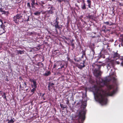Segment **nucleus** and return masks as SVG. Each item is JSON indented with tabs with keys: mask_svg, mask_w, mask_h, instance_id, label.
Segmentation results:
<instances>
[{
	"mask_svg": "<svg viewBox=\"0 0 123 123\" xmlns=\"http://www.w3.org/2000/svg\"><path fill=\"white\" fill-rule=\"evenodd\" d=\"M107 87V89L105 91L95 85L94 86L93 88L94 91L96 94V100L102 105H106L107 104V96H112L115 93V90L110 91V90L113 88L112 85H108Z\"/></svg>",
	"mask_w": 123,
	"mask_h": 123,
	"instance_id": "f257e3e1",
	"label": "nucleus"
},
{
	"mask_svg": "<svg viewBox=\"0 0 123 123\" xmlns=\"http://www.w3.org/2000/svg\"><path fill=\"white\" fill-rule=\"evenodd\" d=\"M81 105L83 108L79 110L76 116V117L78 118L79 123H83L85 119L86 113L85 109L86 106V101L82 100Z\"/></svg>",
	"mask_w": 123,
	"mask_h": 123,
	"instance_id": "f03ea898",
	"label": "nucleus"
},
{
	"mask_svg": "<svg viewBox=\"0 0 123 123\" xmlns=\"http://www.w3.org/2000/svg\"><path fill=\"white\" fill-rule=\"evenodd\" d=\"M22 14L20 13L17 14V15L14 16L13 18V20L15 23L18 24L19 22L20 23H24L25 22H28L29 21V16L26 15L25 16L24 19L22 18Z\"/></svg>",
	"mask_w": 123,
	"mask_h": 123,
	"instance_id": "7ed1b4c3",
	"label": "nucleus"
},
{
	"mask_svg": "<svg viewBox=\"0 0 123 123\" xmlns=\"http://www.w3.org/2000/svg\"><path fill=\"white\" fill-rule=\"evenodd\" d=\"M48 8V9H50V10L46 11V13L45 15L47 16V17H48L50 16V14H52L54 13V12L53 11L55 10V7H53V6H51L50 7H49Z\"/></svg>",
	"mask_w": 123,
	"mask_h": 123,
	"instance_id": "20e7f679",
	"label": "nucleus"
},
{
	"mask_svg": "<svg viewBox=\"0 0 123 123\" xmlns=\"http://www.w3.org/2000/svg\"><path fill=\"white\" fill-rule=\"evenodd\" d=\"M95 68V69L93 72L94 75L97 77L100 76L102 74V73L100 70V69H99L97 67Z\"/></svg>",
	"mask_w": 123,
	"mask_h": 123,
	"instance_id": "39448f33",
	"label": "nucleus"
},
{
	"mask_svg": "<svg viewBox=\"0 0 123 123\" xmlns=\"http://www.w3.org/2000/svg\"><path fill=\"white\" fill-rule=\"evenodd\" d=\"M29 81L33 83V84H31V86L32 87H37V84L36 82V80L34 78L30 79Z\"/></svg>",
	"mask_w": 123,
	"mask_h": 123,
	"instance_id": "423d86ee",
	"label": "nucleus"
},
{
	"mask_svg": "<svg viewBox=\"0 0 123 123\" xmlns=\"http://www.w3.org/2000/svg\"><path fill=\"white\" fill-rule=\"evenodd\" d=\"M59 63L60 68H58L57 69L59 70V71H61V69L63 68V70H65L67 67V66H65V63L64 62H59Z\"/></svg>",
	"mask_w": 123,
	"mask_h": 123,
	"instance_id": "0eeeda50",
	"label": "nucleus"
},
{
	"mask_svg": "<svg viewBox=\"0 0 123 123\" xmlns=\"http://www.w3.org/2000/svg\"><path fill=\"white\" fill-rule=\"evenodd\" d=\"M105 65V63H103L100 65H98L96 64L95 63H93L92 65V66L93 68H94L97 67L99 69H100L101 68V66H104Z\"/></svg>",
	"mask_w": 123,
	"mask_h": 123,
	"instance_id": "6e6552de",
	"label": "nucleus"
},
{
	"mask_svg": "<svg viewBox=\"0 0 123 123\" xmlns=\"http://www.w3.org/2000/svg\"><path fill=\"white\" fill-rule=\"evenodd\" d=\"M59 22H55V23H54L55 24L54 26L55 27V30L56 31L57 33H58V31L57 30V29L61 30V29L62 28V27L60 26L59 25Z\"/></svg>",
	"mask_w": 123,
	"mask_h": 123,
	"instance_id": "1a4fd4ad",
	"label": "nucleus"
},
{
	"mask_svg": "<svg viewBox=\"0 0 123 123\" xmlns=\"http://www.w3.org/2000/svg\"><path fill=\"white\" fill-rule=\"evenodd\" d=\"M113 58L116 59H117L120 57V55L118 54L117 52H113Z\"/></svg>",
	"mask_w": 123,
	"mask_h": 123,
	"instance_id": "9d476101",
	"label": "nucleus"
},
{
	"mask_svg": "<svg viewBox=\"0 0 123 123\" xmlns=\"http://www.w3.org/2000/svg\"><path fill=\"white\" fill-rule=\"evenodd\" d=\"M114 64V63L112 62H108L107 63V68L108 70H109L111 68V67Z\"/></svg>",
	"mask_w": 123,
	"mask_h": 123,
	"instance_id": "9b49d317",
	"label": "nucleus"
},
{
	"mask_svg": "<svg viewBox=\"0 0 123 123\" xmlns=\"http://www.w3.org/2000/svg\"><path fill=\"white\" fill-rule=\"evenodd\" d=\"M54 85V84L53 83H49L48 87V89L49 91H50L51 89H52L53 87H54L53 86Z\"/></svg>",
	"mask_w": 123,
	"mask_h": 123,
	"instance_id": "f8f14e48",
	"label": "nucleus"
},
{
	"mask_svg": "<svg viewBox=\"0 0 123 123\" xmlns=\"http://www.w3.org/2000/svg\"><path fill=\"white\" fill-rule=\"evenodd\" d=\"M0 95H1L2 97H3V98L5 99L6 101L7 100L5 92H3L0 93Z\"/></svg>",
	"mask_w": 123,
	"mask_h": 123,
	"instance_id": "ddd939ff",
	"label": "nucleus"
},
{
	"mask_svg": "<svg viewBox=\"0 0 123 123\" xmlns=\"http://www.w3.org/2000/svg\"><path fill=\"white\" fill-rule=\"evenodd\" d=\"M119 41L121 42V45L123 46V34L121 35L119 37Z\"/></svg>",
	"mask_w": 123,
	"mask_h": 123,
	"instance_id": "4468645a",
	"label": "nucleus"
},
{
	"mask_svg": "<svg viewBox=\"0 0 123 123\" xmlns=\"http://www.w3.org/2000/svg\"><path fill=\"white\" fill-rule=\"evenodd\" d=\"M104 23L107 25H109L110 26L113 25L114 24L113 23H112L111 22H104Z\"/></svg>",
	"mask_w": 123,
	"mask_h": 123,
	"instance_id": "2eb2a0df",
	"label": "nucleus"
},
{
	"mask_svg": "<svg viewBox=\"0 0 123 123\" xmlns=\"http://www.w3.org/2000/svg\"><path fill=\"white\" fill-rule=\"evenodd\" d=\"M32 3H31V5L32 6V8H34L35 7L34 6V5L35 4V0H31Z\"/></svg>",
	"mask_w": 123,
	"mask_h": 123,
	"instance_id": "dca6fc26",
	"label": "nucleus"
},
{
	"mask_svg": "<svg viewBox=\"0 0 123 123\" xmlns=\"http://www.w3.org/2000/svg\"><path fill=\"white\" fill-rule=\"evenodd\" d=\"M85 61H86V59H85L83 61V65H79V68H84L85 67V66L84 65V64L85 62Z\"/></svg>",
	"mask_w": 123,
	"mask_h": 123,
	"instance_id": "f3484780",
	"label": "nucleus"
},
{
	"mask_svg": "<svg viewBox=\"0 0 123 123\" xmlns=\"http://www.w3.org/2000/svg\"><path fill=\"white\" fill-rule=\"evenodd\" d=\"M87 2L88 4V6L89 8H91V1L90 0H87Z\"/></svg>",
	"mask_w": 123,
	"mask_h": 123,
	"instance_id": "a211bd4d",
	"label": "nucleus"
},
{
	"mask_svg": "<svg viewBox=\"0 0 123 123\" xmlns=\"http://www.w3.org/2000/svg\"><path fill=\"white\" fill-rule=\"evenodd\" d=\"M32 88H33L32 89L31 91V92L32 93V95H33L35 91L36 90V88L37 87H34Z\"/></svg>",
	"mask_w": 123,
	"mask_h": 123,
	"instance_id": "6ab92c4d",
	"label": "nucleus"
},
{
	"mask_svg": "<svg viewBox=\"0 0 123 123\" xmlns=\"http://www.w3.org/2000/svg\"><path fill=\"white\" fill-rule=\"evenodd\" d=\"M51 72L50 71H49L47 72V73H45L44 75L46 76H48L49 75H50L51 74Z\"/></svg>",
	"mask_w": 123,
	"mask_h": 123,
	"instance_id": "aec40b11",
	"label": "nucleus"
},
{
	"mask_svg": "<svg viewBox=\"0 0 123 123\" xmlns=\"http://www.w3.org/2000/svg\"><path fill=\"white\" fill-rule=\"evenodd\" d=\"M74 60L75 61L77 62H79L81 61V59L80 57L74 58Z\"/></svg>",
	"mask_w": 123,
	"mask_h": 123,
	"instance_id": "412c9836",
	"label": "nucleus"
},
{
	"mask_svg": "<svg viewBox=\"0 0 123 123\" xmlns=\"http://www.w3.org/2000/svg\"><path fill=\"white\" fill-rule=\"evenodd\" d=\"M86 50H83L81 52V53L82 54V55H84V56L86 57Z\"/></svg>",
	"mask_w": 123,
	"mask_h": 123,
	"instance_id": "4be33fe9",
	"label": "nucleus"
},
{
	"mask_svg": "<svg viewBox=\"0 0 123 123\" xmlns=\"http://www.w3.org/2000/svg\"><path fill=\"white\" fill-rule=\"evenodd\" d=\"M6 121H7L8 122H9L10 123H13L14 122V121L12 119H11L10 120H9V119H7Z\"/></svg>",
	"mask_w": 123,
	"mask_h": 123,
	"instance_id": "5701e85b",
	"label": "nucleus"
},
{
	"mask_svg": "<svg viewBox=\"0 0 123 123\" xmlns=\"http://www.w3.org/2000/svg\"><path fill=\"white\" fill-rule=\"evenodd\" d=\"M17 51L18 52V54H20L21 55L24 53V51H21L19 50H18Z\"/></svg>",
	"mask_w": 123,
	"mask_h": 123,
	"instance_id": "b1692460",
	"label": "nucleus"
},
{
	"mask_svg": "<svg viewBox=\"0 0 123 123\" xmlns=\"http://www.w3.org/2000/svg\"><path fill=\"white\" fill-rule=\"evenodd\" d=\"M81 8L83 10H85L86 9L85 3L83 4V5L82 6Z\"/></svg>",
	"mask_w": 123,
	"mask_h": 123,
	"instance_id": "393cba45",
	"label": "nucleus"
},
{
	"mask_svg": "<svg viewBox=\"0 0 123 123\" xmlns=\"http://www.w3.org/2000/svg\"><path fill=\"white\" fill-rule=\"evenodd\" d=\"M82 102V100H80L77 103L76 105V106H77V107H79V106L81 105V103Z\"/></svg>",
	"mask_w": 123,
	"mask_h": 123,
	"instance_id": "a878e982",
	"label": "nucleus"
},
{
	"mask_svg": "<svg viewBox=\"0 0 123 123\" xmlns=\"http://www.w3.org/2000/svg\"><path fill=\"white\" fill-rule=\"evenodd\" d=\"M41 13V12L37 11L34 13V14L35 15H39Z\"/></svg>",
	"mask_w": 123,
	"mask_h": 123,
	"instance_id": "bb28decb",
	"label": "nucleus"
},
{
	"mask_svg": "<svg viewBox=\"0 0 123 123\" xmlns=\"http://www.w3.org/2000/svg\"><path fill=\"white\" fill-rule=\"evenodd\" d=\"M60 105L61 108H62V109L63 110L65 108H66V106H65V105H63L62 104H60Z\"/></svg>",
	"mask_w": 123,
	"mask_h": 123,
	"instance_id": "cd10ccee",
	"label": "nucleus"
},
{
	"mask_svg": "<svg viewBox=\"0 0 123 123\" xmlns=\"http://www.w3.org/2000/svg\"><path fill=\"white\" fill-rule=\"evenodd\" d=\"M0 27L3 29V30L5 31V25L3 24H1L0 25Z\"/></svg>",
	"mask_w": 123,
	"mask_h": 123,
	"instance_id": "c85d7f7f",
	"label": "nucleus"
},
{
	"mask_svg": "<svg viewBox=\"0 0 123 123\" xmlns=\"http://www.w3.org/2000/svg\"><path fill=\"white\" fill-rule=\"evenodd\" d=\"M101 82L104 84H105L106 83L107 81L106 80H104L103 79H101Z\"/></svg>",
	"mask_w": 123,
	"mask_h": 123,
	"instance_id": "c756f323",
	"label": "nucleus"
},
{
	"mask_svg": "<svg viewBox=\"0 0 123 123\" xmlns=\"http://www.w3.org/2000/svg\"><path fill=\"white\" fill-rule=\"evenodd\" d=\"M87 17L88 18H89L90 19H93V16L92 15H89L87 16Z\"/></svg>",
	"mask_w": 123,
	"mask_h": 123,
	"instance_id": "7c9ffc66",
	"label": "nucleus"
},
{
	"mask_svg": "<svg viewBox=\"0 0 123 123\" xmlns=\"http://www.w3.org/2000/svg\"><path fill=\"white\" fill-rule=\"evenodd\" d=\"M112 80H113V82L114 83H116V79L114 77H113L112 78Z\"/></svg>",
	"mask_w": 123,
	"mask_h": 123,
	"instance_id": "2f4dec72",
	"label": "nucleus"
},
{
	"mask_svg": "<svg viewBox=\"0 0 123 123\" xmlns=\"http://www.w3.org/2000/svg\"><path fill=\"white\" fill-rule=\"evenodd\" d=\"M91 50L92 51V57H93L94 56V55L95 54V51L94 49H91Z\"/></svg>",
	"mask_w": 123,
	"mask_h": 123,
	"instance_id": "473e14b6",
	"label": "nucleus"
},
{
	"mask_svg": "<svg viewBox=\"0 0 123 123\" xmlns=\"http://www.w3.org/2000/svg\"><path fill=\"white\" fill-rule=\"evenodd\" d=\"M27 6L29 8H30V9L31 8V6H30V3L29 2H28L27 3Z\"/></svg>",
	"mask_w": 123,
	"mask_h": 123,
	"instance_id": "72a5a7b5",
	"label": "nucleus"
},
{
	"mask_svg": "<svg viewBox=\"0 0 123 123\" xmlns=\"http://www.w3.org/2000/svg\"><path fill=\"white\" fill-rule=\"evenodd\" d=\"M24 87L25 88H26L27 86V83L26 82H24V84H23Z\"/></svg>",
	"mask_w": 123,
	"mask_h": 123,
	"instance_id": "f704fd0d",
	"label": "nucleus"
},
{
	"mask_svg": "<svg viewBox=\"0 0 123 123\" xmlns=\"http://www.w3.org/2000/svg\"><path fill=\"white\" fill-rule=\"evenodd\" d=\"M40 12H41V13L42 12V14H46V11H45L44 10H42Z\"/></svg>",
	"mask_w": 123,
	"mask_h": 123,
	"instance_id": "c9c22d12",
	"label": "nucleus"
},
{
	"mask_svg": "<svg viewBox=\"0 0 123 123\" xmlns=\"http://www.w3.org/2000/svg\"><path fill=\"white\" fill-rule=\"evenodd\" d=\"M71 45L72 46L73 49L74 48V43H72L71 44Z\"/></svg>",
	"mask_w": 123,
	"mask_h": 123,
	"instance_id": "e433bc0d",
	"label": "nucleus"
},
{
	"mask_svg": "<svg viewBox=\"0 0 123 123\" xmlns=\"http://www.w3.org/2000/svg\"><path fill=\"white\" fill-rule=\"evenodd\" d=\"M58 64V63H57L56 64H55L53 66V68H55L57 66V65Z\"/></svg>",
	"mask_w": 123,
	"mask_h": 123,
	"instance_id": "4c0bfd02",
	"label": "nucleus"
},
{
	"mask_svg": "<svg viewBox=\"0 0 123 123\" xmlns=\"http://www.w3.org/2000/svg\"><path fill=\"white\" fill-rule=\"evenodd\" d=\"M59 19V18L58 17H57L55 20V22H59L58 21V20Z\"/></svg>",
	"mask_w": 123,
	"mask_h": 123,
	"instance_id": "58836bf2",
	"label": "nucleus"
},
{
	"mask_svg": "<svg viewBox=\"0 0 123 123\" xmlns=\"http://www.w3.org/2000/svg\"><path fill=\"white\" fill-rule=\"evenodd\" d=\"M2 14H5L7 12H6V11L5 10H3L2 12Z\"/></svg>",
	"mask_w": 123,
	"mask_h": 123,
	"instance_id": "ea45409f",
	"label": "nucleus"
},
{
	"mask_svg": "<svg viewBox=\"0 0 123 123\" xmlns=\"http://www.w3.org/2000/svg\"><path fill=\"white\" fill-rule=\"evenodd\" d=\"M102 56L100 55V56L99 57V58H98L97 59V60H98L99 58L102 57ZM102 57L103 58H105V56L104 55Z\"/></svg>",
	"mask_w": 123,
	"mask_h": 123,
	"instance_id": "a19ab883",
	"label": "nucleus"
},
{
	"mask_svg": "<svg viewBox=\"0 0 123 123\" xmlns=\"http://www.w3.org/2000/svg\"><path fill=\"white\" fill-rule=\"evenodd\" d=\"M81 2V0H77V2L79 3H80Z\"/></svg>",
	"mask_w": 123,
	"mask_h": 123,
	"instance_id": "79ce46f5",
	"label": "nucleus"
},
{
	"mask_svg": "<svg viewBox=\"0 0 123 123\" xmlns=\"http://www.w3.org/2000/svg\"><path fill=\"white\" fill-rule=\"evenodd\" d=\"M60 63L59 62L58 63V64L57 65V67H58V68H60Z\"/></svg>",
	"mask_w": 123,
	"mask_h": 123,
	"instance_id": "37998d69",
	"label": "nucleus"
},
{
	"mask_svg": "<svg viewBox=\"0 0 123 123\" xmlns=\"http://www.w3.org/2000/svg\"><path fill=\"white\" fill-rule=\"evenodd\" d=\"M74 42V40L73 39L72 40H71L70 42L71 43H73Z\"/></svg>",
	"mask_w": 123,
	"mask_h": 123,
	"instance_id": "c03bdc74",
	"label": "nucleus"
},
{
	"mask_svg": "<svg viewBox=\"0 0 123 123\" xmlns=\"http://www.w3.org/2000/svg\"><path fill=\"white\" fill-rule=\"evenodd\" d=\"M58 1L60 3H61V2L62 1V0H58Z\"/></svg>",
	"mask_w": 123,
	"mask_h": 123,
	"instance_id": "a18cd8bd",
	"label": "nucleus"
},
{
	"mask_svg": "<svg viewBox=\"0 0 123 123\" xmlns=\"http://www.w3.org/2000/svg\"><path fill=\"white\" fill-rule=\"evenodd\" d=\"M41 64L42 65V67H44V64L42 63H41Z\"/></svg>",
	"mask_w": 123,
	"mask_h": 123,
	"instance_id": "49530a36",
	"label": "nucleus"
},
{
	"mask_svg": "<svg viewBox=\"0 0 123 123\" xmlns=\"http://www.w3.org/2000/svg\"><path fill=\"white\" fill-rule=\"evenodd\" d=\"M6 32V31H4V32H3V33H1V34H0V36L1 35H2V34H3V33H5Z\"/></svg>",
	"mask_w": 123,
	"mask_h": 123,
	"instance_id": "de8ad7c7",
	"label": "nucleus"
},
{
	"mask_svg": "<svg viewBox=\"0 0 123 123\" xmlns=\"http://www.w3.org/2000/svg\"><path fill=\"white\" fill-rule=\"evenodd\" d=\"M2 9H3L2 8H0V12H2V11L3 10H2Z\"/></svg>",
	"mask_w": 123,
	"mask_h": 123,
	"instance_id": "09e8293b",
	"label": "nucleus"
},
{
	"mask_svg": "<svg viewBox=\"0 0 123 123\" xmlns=\"http://www.w3.org/2000/svg\"><path fill=\"white\" fill-rule=\"evenodd\" d=\"M35 4L36 5V6H39V5H38V4L37 2L36 3H35Z\"/></svg>",
	"mask_w": 123,
	"mask_h": 123,
	"instance_id": "8fccbe9b",
	"label": "nucleus"
},
{
	"mask_svg": "<svg viewBox=\"0 0 123 123\" xmlns=\"http://www.w3.org/2000/svg\"><path fill=\"white\" fill-rule=\"evenodd\" d=\"M0 22L2 23V24H3L2 20L1 19H0Z\"/></svg>",
	"mask_w": 123,
	"mask_h": 123,
	"instance_id": "3c124183",
	"label": "nucleus"
},
{
	"mask_svg": "<svg viewBox=\"0 0 123 123\" xmlns=\"http://www.w3.org/2000/svg\"><path fill=\"white\" fill-rule=\"evenodd\" d=\"M82 1H83V4H84V3H85V0H81Z\"/></svg>",
	"mask_w": 123,
	"mask_h": 123,
	"instance_id": "603ef678",
	"label": "nucleus"
},
{
	"mask_svg": "<svg viewBox=\"0 0 123 123\" xmlns=\"http://www.w3.org/2000/svg\"><path fill=\"white\" fill-rule=\"evenodd\" d=\"M121 64L123 66V60L122 62L121 63Z\"/></svg>",
	"mask_w": 123,
	"mask_h": 123,
	"instance_id": "864d4df0",
	"label": "nucleus"
},
{
	"mask_svg": "<svg viewBox=\"0 0 123 123\" xmlns=\"http://www.w3.org/2000/svg\"><path fill=\"white\" fill-rule=\"evenodd\" d=\"M84 55H82L81 56V58H84Z\"/></svg>",
	"mask_w": 123,
	"mask_h": 123,
	"instance_id": "5fc2aeb1",
	"label": "nucleus"
},
{
	"mask_svg": "<svg viewBox=\"0 0 123 123\" xmlns=\"http://www.w3.org/2000/svg\"><path fill=\"white\" fill-rule=\"evenodd\" d=\"M45 93H43V94L42 95V97H43L44 96V95H45Z\"/></svg>",
	"mask_w": 123,
	"mask_h": 123,
	"instance_id": "6e6d98bb",
	"label": "nucleus"
},
{
	"mask_svg": "<svg viewBox=\"0 0 123 123\" xmlns=\"http://www.w3.org/2000/svg\"><path fill=\"white\" fill-rule=\"evenodd\" d=\"M117 63L118 64H119L120 63V62L118 61L117 62Z\"/></svg>",
	"mask_w": 123,
	"mask_h": 123,
	"instance_id": "4d7b16f0",
	"label": "nucleus"
},
{
	"mask_svg": "<svg viewBox=\"0 0 123 123\" xmlns=\"http://www.w3.org/2000/svg\"><path fill=\"white\" fill-rule=\"evenodd\" d=\"M69 103V102L68 101L67 103H66V104H68Z\"/></svg>",
	"mask_w": 123,
	"mask_h": 123,
	"instance_id": "13d9d810",
	"label": "nucleus"
},
{
	"mask_svg": "<svg viewBox=\"0 0 123 123\" xmlns=\"http://www.w3.org/2000/svg\"><path fill=\"white\" fill-rule=\"evenodd\" d=\"M112 2H115V0H111Z\"/></svg>",
	"mask_w": 123,
	"mask_h": 123,
	"instance_id": "bf43d9fd",
	"label": "nucleus"
},
{
	"mask_svg": "<svg viewBox=\"0 0 123 123\" xmlns=\"http://www.w3.org/2000/svg\"><path fill=\"white\" fill-rule=\"evenodd\" d=\"M65 39H66V40H67L68 39V38H66V37H65Z\"/></svg>",
	"mask_w": 123,
	"mask_h": 123,
	"instance_id": "052dcab7",
	"label": "nucleus"
},
{
	"mask_svg": "<svg viewBox=\"0 0 123 123\" xmlns=\"http://www.w3.org/2000/svg\"><path fill=\"white\" fill-rule=\"evenodd\" d=\"M2 92H2V91H0V93Z\"/></svg>",
	"mask_w": 123,
	"mask_h": 123,
	"instance_id": "680f3d73",
	"label": "nucleus"
},
{
	"mask_svg": "<svg viewBox=\"0 0 123 123\" xmlns=\"http://www.w3.org/2000/svg\"><path fill=\"white\" fill-rule=\"evenodd\" d=\"M43 100H45V98H44V97H43Z\"/></svg>",
	"mask_w": 123,
	"mask_h": 123,
	"instance_id": "e2e57ef3",
	"label": "nucleus"
},
{
	"mask_svg": "<svg viewBox=\"0 0 123 123\" xmlns=\"http://www.w3.org/2000/svg\"><path fill=\"white\" fill-rule=\"evenodd\" d=\"M20 88H22L21 85H20Z\"/></svg>",
	"mask_w": 123,
	"mask_h": 123,
	"instance_id": "0e129e2a",
	"label": "nucleus"
},
{
	"mask_svg": "<svg viewBox=\"0 0 123 123\" xmlns=\"http://www.w3.org/2000/svg\"><path fill=\"white\" fill-rule=\"evenodd\" d=\"M58 51V50H55V51H54V52H56V51Z\"/></svg>",
	"mask_w": 123,
	"mask_h": 123,
	"instance_id": "69168bd1",
	"label": "nucleus"
},
{
	"mask_svg": "<svg viewBox=\"0 0 123 123\" xmlns=\"http://www.w3.org/2000/svg\"><path fill=\"white\" fill-rule=\"evenodd\" d=\"M102 62H99V63H102Z\"/></svg>",
	"mask_w": 123,
	"mask_h": 123,
	"instance_id": "338daca9",
	"label": "nucleus"
},
{
	"mask_svg": "<svg viewBox=\"0 0 123 123\" xmlns=\"http://www.w3.org/2000/svg\"><path fill=\"white\" fill-rule=\"evenodd\" d=\"M1 48V46L0 45V49Z\"/></svg>",
	"mask_w": 123,
	"mask_h": 123,
	"instance_id": "774afa93",
	"label": "nucleus"
}]
</instances>
